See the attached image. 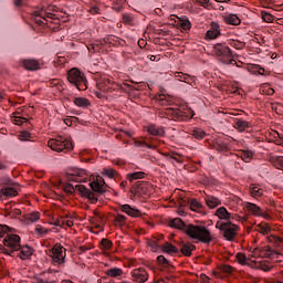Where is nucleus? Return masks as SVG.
<instances>
[{
  "mask_svg": "<svg viewBox=\"0 0 283 283\" xmlns=\"http://www.w3.org/2000/svg\"><path fill=\"white\" fill-rule=\"evenodd\" d=\"M134 145H135V147H140L144 151L146 149H156V146L149 145L143 140H135Z\"/></svg>",
  "mask_w": 283,
  "mask_h": 283,
  "instance_id": "37998d69",
  "label": "nucleus"
},
{
  "mask_svg": "<svg viewBox=\"0 0 283 283\" xmlns=\"http://www.w3.org/2000/svg\"><path fill=\"white\" fill-rule=\"evenodd\" d=\"M103 175L106 176V178H114V176H116V171L112 168H105L103 170Z\"/></svg>",
  "mask_w": 283,
  "mask_h": 283,
  "instance_id": "864d4df0",
  "label": "nucleus"
},
{
  "mask_svg": "<svg viewBox=\"0 0 283 283\" xmlns=\"http://www.w3.org/2000/svg\"><path fill=\"white\" fill-rule=\"evenodd\" d=\"M97 92L95 95L97 98H105V94H112V92H120V86L118 83L114 82L112 77L102 76L97 80Z\"/></svg>",
  "mask_w": 283,
  "mask_h": 283,
  "instance_id": "7ed1b4c3",
  "label": "nucleus"
},
{
  "mask_svg": "<svg viewBox=\"0 0 283 283\" xmlns=\"http://www.w3.org/2000/svg\"><path fill=\"white\" fill-rule=\"evenodd\" d=\"M170 227L174 229H179L180 231H187L189 226L185 224V221L180 218H175L170 221Z\"/></svg>",
  "mask_w": 283,
  "mask_h": 283,
  "instance_id": "a878e982",
  "label": "nucleus"
},
{
  "mask_svg": "<svg viewBox=\"0 0 283 283\" xmlns=\"http://www.w3.org/2000/svg\"><path fill=\"white\" fill-rule=\"evenodd\" d=\"M147 132L151 136H165V128L158 125H149Z\"/></svg>",
  "mask_w": 283,
  "mask_h": 283,
  "instance_id": "b1692460",
  "label": "nucleus"
},
{
  "mask_svg": "<svg viewBox=\"0 0 283 283\" xmlns=\"http://www.w3.org/2000/svg\"><path fill=\"white\" fill-rule=\"evenodd\" d=\"M189 207L191 211H196V213H202V203H200L198 199H192L189 202Z\"/></svg>",
  "mask_w": 283,
  "mask_h": 283,
  "instance_id": "f704fd0d",
  "label": "nucleus"
},
{
  "mask_svg": "<svg viewBox=\"0 0 283 283\" xmlns=\"http://www.w3.org/2000/svg\"><path fill=\"white\" fill-rule=\"evenodd\" d=\"M120 211H123V213H126L127 216H130V218H140L143 216L140 210L133 208L129 205H122Z\"/></svg>",
  "mask_w": 283,
  "mask_h": 283,
  "instance_id": "2eb2a0df",
  "label": "nucleus"
},
{
  "mask_svg": "<svg viewBox=\"0 0 283 283\" xmlns=\"http://www.w3.org/2000/svg\"><path fill=\"white\" fill-rule=\"evenodd\" d=\"M175 77L177 78V81H181L182 83H185L187 81V78H189V75L185 74V73L177 72V73H175Z\"/></svg>",
  "mask_w": 283,
  "mask_h": 283,
  "instance_id": "5fc2aeb1",
  "label": "nucleus"
},
{
  "mask_svg": "<svg viewBox=\"0 0 283 283\" xmlns=\"http://www.w3.org/2000/svg\"><path fill=\"white\" fill-rule=\"evenodd\" d=\"M31 282H32V283H41V276H40V274L33 276V277L31 279Z\"/></svg>",
  "mask_w": 283,
  "mask_h": 283,
  "instance_id": "338daca9",
  "label": "nucleus"
},
{
  "mask_svg": "<svg viewBox=\"0 0 283 283\" xmlns=\"http://www.w3.org/2000/svg\"><path fill=\"white\" fill-rule=\"evenodd\" d=\"M22 65H23L24 70H29V72H34L36 70H40V67H41V63H39V61L32 60V59L23 60Z\"/></svg>",
  "mask_w": 283,
  "mask_h": 283,
  "instance_id": "f3484780",
  "label": "nucleus"
},
{
  "mask_svg": "<svg viewBox=\"0 0 283 283\" xmlns=\"http://www.w3.org/2000/svg\"><path fill=\"white\" fill-rule=\"evenodd\" d=\"M180 28L182 30H191V22L189 20H184L181 23H180Z\"/></svg>",
  "mask_w": 283,
  "mask_h": 283,
  "instance_id": "13d9d810",
  "label": "nucleus"
},
{
  "mask_svg": "<svg viewBox=\"0 0 283 283\" xmlns=\"http://www.w3.org/2000/svg\"><path fill=\"white\" fill-rule=\"evenodd\" d=\"M133 280L137 283H145L149 280V274L143 268L136 269L133 271Z\"/></svg>",
  "mask_w": 283,
  "mask_h": 283,
  "instance_id": "4468645a",
  "label": "nucleus"
},
{
  "mask_svg": "<svg viewBox=\"0 0 283 283\" xmlns=\"http://www.w3.org/2000/svg\"><path fill=\"white\" fill-rule=\"evenodd\" d=\"M184 83L191 85V87H196V77H191L188 75V78L186 81H184Z\"/></svg>",
  "mask_w": 283,
  "mask_h": 283,
  "instance_id": "680f3d73",
  "label": "nucleus"
},
{
  "mask_svg": "<svg viewBox=\"0 0 283 283\" xmlns=\"http://www.w3.org/2000/svg\"><path fill=\"white\" fill-rule=\"evenodd\" d=\"M67 253L65 248L60 244H55L50 250V256L52 258V262L55 266H63L65 264V258Z\"/></svg>",
  "mask_w": 283,
  "mask_h": 283,
  "instance_id": "9b49d317",
  "label": "nucleus"
},
{
  "mask_svg": "<svg viewBox=\"0 0 283 283\" xmlns=\"http://www.w3.org/2000/svg\"><path fill=\"white\" fill-rule=\"evenodd\" d=\"M149 61H160V55H148Z\"/></svg>",
  "mask_w": 283,
  "mask_h": 283,
  "instance_id": "774afa93",
  "label": "nucleus"
},
{
  "mask_svg": "<svg viewBox=\"0 0 283 283\" xmlns=\"http://www.w3.org/2000/svg\"><path fill=\"white\" fill-rule=\"evenodd\" d=\"M120 45V39L116 35H107L102 40V45Z\"/></svg>",
  "mask_w": 283,
  "mask_h": 283,
  "instance_id": "c85d7f7f",
  "label": "nucleus"
},
{
  "mask_svg": "<svg viewBox=\"0 0 283 283\" xmlns=\"http://www.w3.org/2000/svg\"><path fill=\"white\" fill-rule=\"evenodd\" d=\"M146 176L147 174L145 171L130 172L127 175V180H129V182H134V180H143Z\"/></svg>",
  "mask_w": 283,
  "mask_h": 283,
  "instance_id": "2f4dec72",
  "label": "nucleus"
},
{
  "mask_svg": "<svg viewBox=\"0 0 283 283\" xmlns=\"http://www.w3.org/2000/svg\"><path fill=\"white\" fill-rule=\"evenodd\" d=\"M186 234L191 240H198V242H202L203 244H209L213 240L211 230L205 226L188 224Z\"/></svg>",
  "mask_w": 283,
  "mask_h": 283,
  "instance_id": "f03ea898",
  "label": "nucleus"
},
{
  "mask_svg": "<svg viewBox=\"0 0 283 283\" xmlns=\"http://www.w3.org/2000/svg\"><path fill=\"white\" fill-rule=\"evenodd\" d=\"M115 222H117L118 224H123V222H125V216L118 214V216L115 218Z\"/></svg>",
  "mask_w": 283,
  "mask_h": 283,
  "instance_id": "e2e57ef3",
  "label": "nucleus"
},
{
  "mask_svg": "<svg viewBox=\"0 0 283 283\" xmlns=\"http://www.w3.org/2000/svg\"><path fill=\"white\" fill-rule=\"evenodd\" d=\"M24 220L27 224H34V222H39V220H41V214L36 211L30 212L24 216Z\"/></svg>",
  "mask_w": 283,
  "mask_h": 283,
  "instance_id": "cd10ccee",
  "label": "nucleus"
},
{
  "mask_svg": "<svg viewBox=\"0 0 283 283\" xmlns=\"http://www.w3.org/2000/svg\"><path fill=\"white\" fill-rule=\"evenodd\" d=\"M35 235H39L40 238H43L44 235H48V233H50V229L38 224L34 229Z\"/></svg>",
  "mask_w": 283,
  "mask_h": 283,
  "instance_id": "a19ab883",
  "label": "nucleus"
},
{
  "mask_svg": "<svg viewBox=\"0 0 283 283\" xmlns=\"http://www.w3.org/2000/svg\"><path fill=\"white\" fill-rule=\"evenodd\" d=\"M29 137H30L29 132H22L20 135L21 140H28Z\"/></svg>",
  "mask_w": 283,
  "mask_h": 283,
  "instance_id": "0e129e2a",
  "label": "nucleus"
},
{
  "mask_svg": "<svg viewBox=\"0 0 283 283\" xmlns=\"http://www.w3.org/2000/svg\"><path fill=\"white\" fill-rule=\"evenodd\" d=\"M280 255H281L280 251L271 248L270 245L260 244L254 249L251 248L249 260H251V258H255V259L268 258L269 260H277Z\"/></svg>",
  "mask_w": 283,
  "mask_h": 283,
  "instance_id": "20e7f679",
  "label": "nucleus"
},
{
  "mask_svg": "<svg viewBox=\"0 0 283 283\" xmlns=\"http://www.w3.org/2000/svg\"><path fill=\"white\" fill-rule=\"evenodd\" d=\"M239 156L243 163H251L254 154L251 150H241Z\"/></svg>",
  "mask_w": 283,
  "mask_h": 283,
  "instance_id": "72a5a7b5",
  "label": "nucleus"
},
{
  "mask_svg": "<svg viewBox=\"0 0 283 283\" xmlns=\"http://www.w3.org/2000/svg\"><path fill=\"white\" fill-rule=\"evenodd\" d=\"M266 239H268V242L270 243L282 244V238L280 237L269 235Z\"/></svg>",
  "mask_w": 283,
  "mask_h": 283,
  "instance_id": "3c124183",
  "label": "nucleus"
},
{
  "mask_svg": "<svg viewBox=\"0 0 283 283\" xmlns=\"http://www.w3.org/2000/svg\"><path fill=\"white\" fill-rule=\"evenodd\" d=\"M55 227H74V219L72 217L63 218L54 223Z\"/></svg>",
  "mask_w": 283,
  "mask_h": 283,
  "instance_id": "473e14b6",
  "label": "nucleus"
},
{
  "mask_svg": "<svg viewBox=\"0 0 283 283\" xmlns=\"http://www.w3.org/2000/svg\"><path fill=\"white\" fill-rule=\"evenodd\" d=\"M247 260H249L251 262V260H253V258L249 259V255L247 258V255L244 253L237 254V262H239V264H242L243 266L247 265Z\"/></svg>",
  "mask_w": 283,
  "mask_h": 283,
  "instance_id": "49530a36",
  "label": "nucleus"
},
{
  "mask_svg": "<svg viewBox=\"0 0 283 283\" xmlns=\"http://www.w3.org/2000/svg\"><path fill=\"white\" fill-rule=\"evenodd\" d=\"M262 19L265 21V23H273L275 21V17L269 12H263L262 13Z\"/></svg>",
  "mask_w": 283,
  "mask_h": 283,
  "instance_id": "09e8293b",
  "label": "nucleus"
},
{
  "mask_svg": "<svg viewBox=\"0 0 283 283\" xmlns=\"http://www.w3.org/2000/svg\"><path fill=\"white\" fill-rule=\"evenodd\" d=\"M157 262L161 266H171V262L165 258V255H158L157 256Z\"/></svg>",
  "mask_w": 283,
  "mask_h": 283,
  "instance_id": "de8ad7c7",
  "label": "nucleus"
},
{
  "mask_svg": "<svg viewBox=\"0 0 283 283\" xmlns=\"http://www.w3.org/2000/svg\"><path fill=\"white\" fill-rule=\"evenodd\" d=\"M216 229H219L223 238L231 242L235 239V235H238V230L240 228L231 221H218L216 223Z\"/></svg>",
  "mask_w": 283,
  "mask_h": 283,
  "instance_id": "423d86ee",
  "label": "nucleus"
},
{
  "mask_svg": "<svg viewBox=\"0 0 283 283\" xmlns=\"http://www.w3.org/2000/svg\"><path fill=\"white\" fill-rule=\"evenodd\" d=\"M106 275L108 277H120V275H123V269L112 268L106 271Z\"/></svg>",
  "mask_w": 283,
  "mask_h": 283,
  "instance_id": "c9c22d12",
  "label": "nucleus"
},
{
  "mask_svg": "<svg viewBox=\"0 0 283 283\" xmlns=\"http://www.w3.org/2000/svg\"><path fill=\"white\" fill-rule=\"evenodd\" d=\"M223 21L227 23V25H240V23H242V20H240V18L233 13L224 14Z\"/></svg>",
  "mask_w": 283,
  "mask_h": 283,
  "instance_id": "6ab92c4d",
  "label": "nucleus"
},
{
  "mask_svg": "<svg viewBox=\"0 0 283 283\" xmlns=\"http://www.w3.org/2000/svg\"><path fill=\"white\" fill-rule=\"evenodd\" d=\"M88 176L87 170L81 168H73L66 174L69 182H86Z\"/></svg>",
  "mask_w": 283,
  "mask_h": 283,
  "instance_id": "f8f14e48",
  "label": "nucleus"
},
{
  "mask_svg": "<svg viewBox=\"0 0 283 283\" xmlns=\"http://www.w3.org/2000/svg\"><path fill=\"white\" fill-rule=\"evenodd\" d=\"M49 147L53 151H71V149H74V145L72 142L63 136H57L54 139L49 140Z\"/></svg>",
  "mask_w": 283,
  "mask_h": 283,
  "instance_id": "6e6552de",
  "label": "nucleus"
},
{
  "mask_svg": "<svg viewBox=\"0 0 283 283\" xmlns=\"http://www.w3.org/2000/svg\"><path fill=\"white\" fill-rule=\"evenodd\" d=\"M114 247V243L109 241V239H102L101 241V250L102 251H109Z\"/></svg>",
  "mask_w": 283,
  "mask_h": 283,
  "instance_id": "c03bdc74",
  "label": "nucleus"
},
{
  "mask_svg": "<svg viewBox=\"0 0 283 283\" xmlns=\"http://www.w3.org/2000/svg\"><path fill=\"white\" fill-rule=\"evenodd\" d=\"M231 48H234L235 50H242L244 48V43L240 41L232 40L230 43Z\"/></svg>",
  "mask_w": 283,
  "mask_h": 283,
  "instance_id": "6e6d98bb",
  "label": "nucleus"
},
{
  "mask_svg": "<svg viewBox=\"0 0 283 283\" xmlns=\"http://www.w3.org/2000/svg\"><path fill=\"white\" fill-rule=\"evenodd\" d=\"M251 262H253L255 266L261 271H271V269H273V263L266 260H261V261L251 260Z\"/></svg>",
  "mask_w": 283,
  "mask_h": 283,
  "instance_id": "4be33fe9",
  "label": "nucleus"
},
{
  "mask_svg": "<svg viewBox=\"0 0 283 283\" xmlns=\"http://www.w3.org/2000/svg\"><path fill=\"white\" fill-rule=\"evenodd\" d=\"M39 275H40V282L41 283H52V282H54V279L52 277L51 272H42Z\"/></svg>",
  "mask_w": 283,
  "mask_h": 283,
  "instance_id": "58836bf2",
  "label": "nucleus"
},
{
  "mask_svg": "<svg viewBox=\"0 0 283 283\" xmlns=\"http://www.w3.org/2000/svg\"><path fill=\"white\" fill-rule=\"evenodd\" d=\"M71 187L73 191H78L81 196L87 198V200H91V202H98V193H105L107 186L105 185V179L97 176L93 181L90 182L92 190L87 189V187L84 185H72Z\"/></svg>",
  "mask_w": 283,
  "mask_h": 283,
  "instance_id": "f257e3e1",
  "label": "nucleus"
},
{
  "mask_svg": "<svg viewBox=\"0 0 283 283\" xmlns=\"http://www.w3.org/2000/svg\"><path fill=\"white\" fill-rule=\"evenodd\" d=\"M250 193H251L252 198H261V196L264 195V190H262V188H260V185L252 184L250 186Z\"/></svg>",
  "mask_w": 283,
  "mask_h": 283,
  "instance_id": "c756f323",
  "label": "nucleus"
},
{
  "mask_svg": "<svg viewBox=\"0 0 283 283\" xmlns=\"http://www.w3.org/2000/svg\"><path fill=\"white\" fill-rule=\"evenodd\" d=\"M191 135L193 136V138H197V140H202V138L207 136V133L202 130V128L196 127L191 130Z\"/></svg>",
  "mask_w": 283,
  "mask_h": 283,
  "instance_id": "4c0bfd02",
  "label": "nucleus"
},
{
  "mask_svg": "<svg viewBox=\"0 0 283 283\" xmlns=\"http://www.w3.org/2000/svg\"><path fill=\"white\" fill-rule=\"evenodd\" d=\"M220 36V25H218V22H211L210 30L206 33V39H218Z\"/></svg>",
  "mask_w": 283,
  "mask_h": 283,
  "instance_id": "a211bd4d",
  "label": "nucleus"
},
{
  "mask_svg": "<svg viewBox=\"0 0 283 283\" xmlns=\"http://www.w3.org/2000/svg\"><path fill=\"white\" fill-rule=\"evenodd\" d=\"M157 101L160 103V105H167V95H158Z\"/></svg>",
  "mask_w": 283,
  "mask_h": 283,
  "instance_id": "052dcab7",
  "label": "nucleus"
},
{
  "mask_svg": "<svg viewBox=\"0 0 283 283\" xmlns=\"http://www.w3.org/2000/svg\"><path fill=\"white\" fill-rule=\"evenodd\" d=\"M8 235V226H0V238H4Z\"/></svg>",
  "mask_w": 283,
  "mask_h": 283,
  "instance_id": "bf43d9fd",
  "label": "nucleus"
},
{
  "mask_svg": "<svg viewBox=\"0 0 283 283\" xmlns=\"http://www.w3.org/2000/svg\"><path fill=\"white\" fill-rule=\"evenodd\" d=\"M216 149H217V151H219V154H228L229 153V144H227L224 142H220L216 145Z\"/></svg>",
  "mask_w": 283,
  "mask_h": 283,
  "instance_id": "79ce46f5",
  "label": "nucleus"
},
{
  "mask_svg": "<svg viewBox=\"0 0 283 283\" xmlns=\"http://www.w3.org/2000/svg\"><path fill=\"white\" fill-rule=\"evenodd\" d=\"M234 127L238 129V132H245L249 129V122L239 119L235 122Z\"/></svg>",
  "mask_w": 283,
  "mask_h": 283,
  "instance_id": "ea45409f",
  "label": "nucleus"
},
{
  "mask_svg": "<svg viewBox=\"0 0 283 283\" xmlns=\"http://www.w3.org/2000/svg\"><path fill=\"white\" fill-rule=\"evenodd\" d=\"M168 160H175L176 163H182V160L180 159V156L176 153H171L170 155H168Z\"/></svg>",
  "mask_w": 283,
  "mask_h": 283,
  "instance_id": "4d7b16f0",
  "label": "nucleus"
},
{
  "mask_svg": "<svg viewBox=\"0 0 283 283\" xmlns=\"http://www.w3.org/2000/svg\"><path fill=\"white\" fill-rule=\"evenodd\" d=\"M216 216L217 218L224 220L226 222H231V219L233 218L231 216V212H229L224 207L218 208L216 211Z\"/></svg>",
  "mask_w": 283,
  "mask_h": 283,
  "instance_id": "aec40b11",
  "label": "nucleus"
},
{
  "mask_svg": "<svg viewBox=\"0 0 283 283\" xmlns=\"http://www.w3.org/2000/svg\"><path fill=\"white\" fill-rule=\"evenodd\" d=\"M167 116L174 118V120H187V118L193 117V111H185L182 112L179 108H168L166 111Z\"/></svg>",
  "mask_w": 283,
  "mask_h": 283,
  "instance_id": "ddd939ff",
  "label": "nucleus"
},
{
  "mask_svg": "<svg viewBox=\"0 0 283 283\" xmlns=\"http://www.w3.org/2000/svg\"><path fill=\"white\" fill-rule=\"evenodd\" d=\"M259 231L263 235H269L271 233V226L269 223H261L259 224Z\"/></svg>",
  "mask_w": 283,
  "mask_h": 283,
  "instance_id": "a18cd8bd",
  "label": "nucleus"
},
{
  "mask_svg": "<svg viewBox=\"0 0 283 283\" xmlns=\"http://www.w3.org/2000/svg\"><path fill=\"white\" fill-rule=\"evenodd\" d=\"M74 105H76L77 107H90V99L85 98V97H75L74 98Z\"/></svg>",
  "mask_w": 283,
  "mask_h": 283,
  "instance_id": "e433bc0d",
  "label": "nucleus"
},
{
  "mask_svg": "<svg viewBox=\"0 0 283 283\" xmlns=\"http://www.w3.org/2000/svg\"><path fill=\"white\" fill-rule=\"evenodd\" d=\"M1 195L4 198H15V196H19V190L14 187H4L1 188Z\"/></svg>",
  "mask_w": 283,
  "mask_h": 283,
  "instance_id": "393cba45",
  "label": "nucleus"
},
{
  "mask_svg": "<svg viewBox=\"0 0 283 283\" xmlns=\"http://www.w3.org/2000/svg\"><path fill=\"white\" fill-rule=\"evenodd\" d=\"M161 251L164 253H167L168 255H174V253H179V250L177 247H175L174 244H171L170 242H165L161 245Z\"/></svg>",
  "mask_w": 283,
  "mask_h": 283,
  "instance_id": "bb28decb",
  "label": "nucleus"
},
{
  "mask_svg": "<svg viewBox=\"0 0 283 283\" xmlns=\"http://www.w3.org/2000/svg\"><path fill=\"white\" fill-rule=\"evenodd\" d=\"M195 249H196V245L193 243L188 242V243H182L181 244L180 251H181L182 255H186L187 258H190L191 252L195 251Z\"/></svg>",
  "mask_w": 283,
  "mask_h": 283,
  "instance_id": "7c9ffc66",
  "label": "nucleus"
},
{
  "mask_svg": "<svg viewBox=\"0 0 283 283\" xmlns=\"http://www.w3.org/2000/svg\"><path fill=\"white\" fill-rule=\"evenodd\" d=\"M12 120L14 125H23V123H28V118L21 116H13Z\"/></svg>",
  "mask_w": 283,
  "mask_h": 283,
  "instance_id": "603ef678",
  "label": "nucleus"
},
{
  "mask_svg": "<svg viewBox=\"0 0 283 283\" xmlns=\"http://www.w3.org/2000/svg\"><path fill=\"white\" fill-rule=\"evenodd\" d=\"M67 81L75 85V87L80 91L87 90V82L85 80V76H83L81 71H78L77 69H72L69 71Z\"/></svg>",
  "mask_w": 283,
  "mask_h": 283,
  "instance_id": "1a4fd4ad",
  "label": "nucleus"
},
{
  "mask_svg": "<svg viewBox=\"0 0 283 283\" xmlns=\"http://www.w3.org/2000/svg\"><path fill=\"white\" fill-rule=\"evenodd\" d=\"M197 3H200L202 8H206L209 6V0H196Z\"/></svg>",
  "mask_w": 283,
  "mask_h": 283,
  "instance_id": "69168bd1",
  "label": "nucleus"
},
{
  "mask_svg": "<svg viewBox=\"0 0 283 283\" xmlns=\"http://www.w3.org/2000/svg\"><path fill=\"white\" fill-rule=\"evenodd\" d=\"M244 207L247 211H249V213H252V216H255L258 218L264 217V211H262V208H260L258 205L252 202H247Z\"/></svg>",
  "mask_w": 283,
  "mask_h": 283,
  "instance_id": "dca6fc26",
  "label": "nucleus"
},
{
  "mask_svg": "<svg viewBox=\"0 0 283 283\" xmlns=\"http://www.w3.org/2000/svg\"><path fill=\"white\" fill-rule=\"evenodd\" d=\"M19 251L18 258H20V260H30V258H32V248L29 245H20Z\"/></svg>",
  "mask_w": 283,
  "mask_h": 283,
  "instance_id": "412c9836",
  "label": "nucleus"
},
{
  "mask_svg": "<svg viewBox=\"0 0 283 283\" xmlns=\"http://www.w3.org/2000/svg\"><path fill=\"white\" fill-rule=\"evenodd\" d=\"M205 200L209 209H216V207H220V205H222V201L214 196H206Z\"/></svg>",
  "mask_w": 283,
  "mask_h": 283,
  "instance_id": "5701e85b",
  "label": "nucleus"
},
{
  "mask_svg": "<svg viewBox=\"0 0 283 283\" xmlns=\"http://www.w3.org/2000/svg\"><path fill=\"white\" fill-rule=\"evenodd\" d=\"M53 12H56L54 6H49L46 9L35 10L33 12V19L38 25H43V21H48V19H56L55 13Z\"/></svg>",
  "mask_w": 283,
  "mask_h": 283,
  "instance_id": "9d476101",
  "label": "nucleus"
},
{
  "mask_svg": "<svg viewBox=\"0 0 283 283\" xmlns=\"http://www.w3.org/2000/svg\"><path fill=\"white\" fill-rule=\"evenodd\" d=\"M3 245L6 248L2 249V252L7 255H12L14 251L21 249V237L19 234H7L3 239Z\"/></svg>",
  "mask_w": 283,
  "mask_h": 283,
  "instance_id": "0eeeda50",
  "label": "nucleus"
},
{
  "mask_svg": "<svg viewBox=\"0 0 283 283\" xmlns=\"http://www.w3.org/2000/svg\"><path fill=\"white\" fill-rule=\"evenodd\" d=\"M123 23H126L127 25H132L134 23V15L129 13L123 14Z\"/></svg>",
  "mask_w": 283,
  "mask_h": 283,
  "instance_id": "8fccbe9b",
  "label": "nucleus"
},
{
  "mask_svg": "<svg viewBox=\"0 0 283 283\" xmlns=\"http://www.w3.org/2000/svg\"><path fill=\"white\" fill-rule=\"evenodd\" d=\"M213 53L216 56H219L220 61L226 65H235L237 63L235 60H233V52H231V49L227 46L226 43L214 44Z\"/></svg>",
  "mask_w": 283,
  "mask_h": 283,
  "instance_id": "39448f33",
  "label": "nucleus"
}]
</instances>
